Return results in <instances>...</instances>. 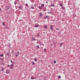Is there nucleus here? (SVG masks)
<instances>
[{
    "instance_id": "nucleus-44",
    "label": "nucleus",
    "mask_w": 80,
    "mask_h": 80,
    "mask_svg": "<svg viewBox=\"0 0 80 80\" xmlns=\"http://www.w3.org/2000/svg\"><path fill=\"white\" fill-rule=\"evenodd\" d=\"M19 0H16V1H19Z\"/></svg>"
},
{
    "instance_id": "nucleus-38",
    "label": "nucleus",
    "mask_w": 80,
    "mask_h": 80,
    "mask_svg": "<svg viewBox=\"0 0 80 80\" xmlns=\"http://www.w3.org/2000/svg\"><path fill=\"white\" fill-rule=\"evenodd\" d=\"M46 3H48V1H46Z\"/></svg>"
},
{
    "instance_id": "nucleus-27",
    "label": "nucleus",
    "mask_w": 80,
    "mask_h": 80,
    "mask_svg": "<svg viewBox=\"0 0 80 80\" xmlns=\"http://www.w3.org/2000/svg\"><path fill=\"white\" fill-rule=\"evenodd\" d=\"M18 54H16L15 55V57H18Z\"/></svg>"
},
{
    "instance_id": "nucleus-9",
    "label": "nucleus",
    "mask_w": 80,
    "mask_h": 80,
    "mask_svg": "<svg viewBox=\"0 0 80 80\" xmlns=\"http://www.w3.org/2000/svg\"><path fill=\"white\" fill-rule=\"evenodd\" d=\"M51 7H55V4H51L50 5Z\"/></svg>"
},
{
    "instance_id": "nucleus-12",
    "label": "nucleus",
    "mask_w": 80,
    "mask_h": 80,
    "mask_svg": "<svg viewBox=\"0 0 80 80\" xmlns=\"http://www.w3.org/2000/svg\"><path fill=\"white\" fill-rule=\"evenodd\" d=\"M18 53H17L16 54L17 55H19V51H17Z\"/></svg>"
},
{
    "instance_id": "nucleus-16",
    "label": "nucleus",
    "mask_w": 80,
    "mask_h": 80,
    "mask_svg": "<svg viewBox=\"0 0 80 80\" xmlns=\"http://www.w3.org/2000/svg\"><path fill=\"white\" fill-rule=\"evenodd\" d=\"M31 8L32 9H34V7H32V6H31Z\"/></svg>"
},
{
    "instance_id": "nucleus-43",
    "label": "nucleus",
    "mask_w": 80,
    "mask_h": 80,
    "mask_svg": "<svg viewBox=\"0 0 80 80\" xmlns=\"http://www.w3.org/2000/svg\"><path fill=\"white\" fill-rule=\"evenodd\" d=\"M11 62H12V61L11 60Z\"/></svg>"
},
{
    "instance_id": "nucleus-37",
    "label": "nucleus",
    "mask_w": 80,
    "mask_h": 80,
    "mask_svg": "<svg viewBox=\"0 0 80 80\" xmlns=\"http://www.w3.org/2000/svg\"><path fill=\"white\" fill-rule=\"evenodd\" d=\"M39 44H40V45H42V44H41V43H40V42H39Z\"/></svg>"
},
{
    "instance_id": "nucleus-11",
    "label": "nucleus",
    "mask_w": 80,
    "mask_h": 80,
    "mask_svg": "<svg viewBox=\"0 0 80 80\" xmlns=\"http://www.w3.org/2000/svg\"><path fill=\"white\" fill-rule=\"evenodd\" d=\"M44 27L45 28H47V26L45 25V26H44Z\"/></svg>"
},
{
    "instance_id": "nucleus-4",
    "label": "nucleus",
    "mask_w": 80,
    "mask_h": 80,
    "mask_svg": "<svg viewBox=\"0 0 80 80\" xmlns=\"http://www.w3.org/2000/svg\"><path fill=\"white\" fill-rule=\"evenodd\" d=\"M49 18V16H47L46 17H44V19H46L47 18Z\"/></svg>"
},
{
    "instance_id": "nucleus-23",
    "label": "nucleus",
    "mask_w": 80,
    "mask_h": 80,
    "mask_svg": "<svg viewBox=\"0 0 80 80\" xmlns=\"http://www.w3.org/2000/svg\"><path fill=\"white\" fill-rule=\"evenodd\" d=\"M34 7H36V6H37V4H34Z\"/></svg>"
},
{
    "instance_id": "nucleus-22",
    "label": "nucleus",
    "mask_w": 80,
    "mask_h": 80,
    "mask_svg": "<svg viewBox=\"0 0 80 80\" xmlns=\"http://www.w3.org/2000/svg\"><path fill=\"white\" fill-rule=\"evenodd\" d=\"M0 56L1 57H3V54H2L1 55H0Z\"/></svg>"
},
{
    "instance_id": "nucleus-42",
    "label": "nucleus",
    "mask_w": 80,
    "mask_h": 80,
    "mask_svg": "<svg viewBox=\"0 0 80 80\" xmlns=\"http://www.w3.org/2000/svg\"><path fill=\"white\" fill-rule=\"evenodd\" d=\"M20 21H22V19L20 20Z\"/></svg>"
},
{
    "instance_id": "nucleus-24",
    "label": "nucleus",
    "mask_w": 80,
    "mask_h": 80,
    "mask_svg": "<svg viewBox=\"0 0 80 80\" xmlns=\"http://www.w3.org/2000/svg\"><path fill=\"white\" fill-rule=\"evenodd\" d=\"M37 47L38 48H39V46H38V45H37Z\"/></svg>"
},
{
    "instance_id": "nucleus-33",
    "label": "nucleus",
    "mask_w": 80,
    "mask_h": 80,
    "mask_svg": "<svg viewBox=\"0 0 80 80\" xmlns=\"http://www.w3.org/2000/svg\"><path fill=\"white\" fill-rule=\"evenodd\" d=\"M10 68L11 69H13V67H10Z\"/></svg>"
},
{
    "instance_id": "nucleus-6",
    "label": "nucleus",
    "mask_w": 80,
    "mask_h": 80,
    "mask_svg": "<svg viewBox=\"0 0 80 80\" xmlns=\"http://www.w3.org/2000/svg\"><path fill=\"white\" fill-rule=\"evenodd\" d=\"M39 25H35V27H36V28H37L38 27H39Z\"/></svg>"
},
{
    "instance_id": "nucleus-31",
    "label": "nucleus",
    "mask_w": 80,
    "mask_h": 80,
    "mask_svg": "<svg viewBox=\"0 0 80 80\" xmlns=\"http://www.w3.org/2000/svg\"><path fill=\"white\" fill-rule=\"evenodd\" d=\"M10 66H11L12 67H13V64H12L10 65Z\"/></svg>"
},
{
    "instance_id": "nucleus-15",
    "label": "nucleus",
    "mask_w": 80,
    "mask_h": 80,
    "mask_svg": "<svg viewBox=\"0 0 80 80\" xmlns=\"http://www.w3.org/2000/svg\"><path fill=\"white\" fill-rule=\"evenodd\" d=\"M34 59H35L34 61H35V62H37V58H34Z\"/></svg>"
},
{
    "instance_id": "nucleus-7",
    "label": "nucleus",
    "mask_w": 80,
    "mask_h": 80,
    "mask_svg": "<svg viewBox=\"0 0 80 80\" xmlns=\"http://www.w3.org/2000/svg\"><path fill=\"white\" fill-rule=\"evenodd\" d=\"M32 41H35V40H36V39L35 38L32 37Z\"/></svg>"
},
{
    "instance_id": "nucleus-32",
    "label": "nucleus",
    "mask_w": 80,
    "mask_h": 80,
    "mask_svg": "<svg viewBox=\"0 0 80 80\" xmlns=\"http://www.w3.org/2000/svg\"><path fill=\"white\" fill-rule=\"evenodd\" d=\"M44 52H46V48H45L44 49Z\"/></svg>"
},
{
    "instance_id": "nucleus-34",
    "label": "nucleus",
    "mask_w": 80,
    "mask_h": 80,
    "mask_svg": "<svg viewBox=\"0 0 80 80\" xmlns=\"http://www.w3.org/2000/svg\"><path fill=\"white\" fill-rule=\"evenodd\" d=\"M2 11V8H0V12Z\"/></svg>"
},
{
    "instance_id": "nucleus-2",
    "label": "nucleus",
    "mask_w": 80,
    "mask_h": 80,
    "mask_svg": "<svg viewBox=\"0 0 80 80\" xmlns=\"http://www.w3.org/2000/svg\"><path fill=\"white\" fill-rule=\"evenodd\" d=\"M39 16L41 18H42V17H43V14H42V12H41L39 14Z\"/></svg>"
},
{
    "instance_id": "nucleus-29",
    "label": "nucleus",
    "mask_w": 80,
    "mask_h": 80,
    "mask_svg": "<svg viewBox=\"0 0 80 80\" xmlns=\"http://www.w3.org/2000/svg\"><path fill=\"white\" fill-rule=\"evenodd\" d=\"M48 13H52V12H48Z\"/></svg>"
},
{
    "instance_id": "nucleus-19",
    "label": "nucleus",
    "mask_w": 80,
    "mask_h": 80,
    "mask_svg": "<svg viewBox=\"0 0 80 80\" xmlns=\"http://www.w3.org/2000/svg\"><path fill=\"white\" fill-rule=\"evenodd\" d=\"M39 9H42V7H41L40 6H39Z\"/></svg>"
},
{
    "instance_id": "nucleus-40",
    "label": "nucleus",
    "mask_w": 80,
    "mask_h": 80,
    "mask_svg": "<svg viewBox=\"0 0 80 80\" xmlns=\"http://www.w3.org/2000/svg\"><path fill=\"white\" fill-rule=\"evenodd\" d=\"M1 71H2L3 72V69H2Z\"/></svg>"
},
{
    "instance_id": "nucleus-21",
    "label": "nucleus",
    "mask_w": 80,
    "mask_h": 80,
    "mask_svg": "<svg viewBox=\"0 0 80 80\" xmlns=\"http://www.w3.org/2000/svg\"><path fill=\"white\" fill-rule=\"evenodd\" d=\"M14 4L15 5H16V4H17V2H14Z\"/></svg>"
},
{
    "instance_id": "nucleus-25",
    "label": "nucleus",
    "mask_w": 80,
    "mask_h": 80,
    "mask_svg": "<svg viewBox=\"0 0 80 80\" xmlns=\"http://www.w3.org/2000/svg\"><path fill=\"white\" fill-rule=\"evenodd\" d=\"M32 65H34V64H35V62H32Z\"/></svg>"
},
{
    "instance_id": "nucleus-3",
    "label": "nucleus",
    "mask_w": 80,
    "mask_h": 80,
    "mask_svg": "<svg viewBox=\"0 0 80 80\" xmlns=\"http://www.w3.org/2000/svg\"><path fill=\"white\" fill-rule=\"evenodd\" d=\"M51 30L52 31L53 30V26L52 25H51L50 26Z\"/></svg>"
},
{
    "instance_id": "nucleus-8",
    "label": "nucleus",
    "mask_w": 80,
    "mask_h": 80,
    "mask_svg": "<svg viewBox=\"0 0 80 80\" xmlns=\"http://www.w3.org/2000/svg\"><path fill=\"white\" fill-rule=\"evenodd\" d=\"M62 43H63V42H62V43H60V47H62Z\"/></svg>"
},
{
    "instance_id": "nucleus-45",
    "label": "nucleus",
    "mask_w": 80,
    "mask_h": 80,
    "mask_svg": "<svg viewBox=\"0 0 80 80\" xmlns=\"http://www.w3.org/2000/svg\"><path fill=\"white\" fill-rule=\"evenodd\" d=\"M66 29H67V28H66Z\"/></svg>"
},
{
    "instance_id": "nucleus-14",
    "label": "nucleus",
    "mask_w": 80,
    "mask_h": 80,
    "mask_svg": "<svg viewBox=\"0 0 80 80\" xmlns=\"http://www.w3.org/2000/svg\"><path fill=\"white\" fill-rule=\"evenodd\" d=\"M59 5L61 7H62V6H63V4L62 3H60Z\"/></svg>"
},
{
    "instance_id": "nucleus-35",
    "label": "nucleus",
    "mask_w": 80,
    "mask_h": 80,
    "mask_svg": "<svg viewBox=\"0 0 80 80\" xmlns=\"http://www.w3.org/2000/svg\"><path fill=\"white\" fill-rule=\"evenodd\" d=\"M2 70H4V68H2Z\"/></svg>"
},
{
    "instance_id": "nucleus-36",
    "label": "nucleus",
    "mask_w": 80,
    "mask_h": 80,
    "mask_svg": "<svg viewBox=\"0 0 80 80\" xmlns=\"http://www.w3.org/2000/svg\"><path fill=\"white\" fill-rule=\"evenodd\" d=\"M57 30H59V29H58V28H57Z\"/></svg>"
},
{
    "instance_id": "nucleus-20",
    "label": "nucleus",
    "mask_w": 80,
    "mask_h": 80,
    "mask_svg": "<svg viewBox=\"0 0 80 80\" xmlns=\"http://www.w3.org/2000/svg\"><path fill=\"white\" fill-rule=\"evenodd\" d=\"M2 24L4 26H5V24H4V22H2Z\"/></svg>"
},
{
    "instance_id": "nucleus-17",
    "label": "nucleus",
    "mask_w": 80,
    "mask_h": 80,
    "mask_svg": "<svg viewBox=\"0 0 80 80\" xmlns=\"http://www.w3.org/2000/svg\"><path fill=\"white\" fill-rule=\"evenodd\" d=\"M62 8L63 9V10H65V8L64 7H62Z\"/></svg>"
},
{
    "instance_id": "nucleus-1",
    "label": "nucleus",
    "mask_w": 80,
    "mask_h": 80,
    "mask_svg": "<svg viewBox=\"0 0 80 80\" xmlns=\"http://www.w3.org/2000/svg\"><path fill=\"white\" fill-rule=\"evenodd\" d=\"M6 73H7V74H9V73H10V70L9 69H7L6 71Z\"/></svg>"
},
{
    "instance_id": "nucleus-39",
    "label": "nucleus",
    "mask_w": 80,
    "mask_h": 80,
    "mask_svg": "<svg viewBox=\"0 0 80 80\" xmlns=\"http://www.w3.org/2000/svg\"><path fill=\"white\" fill-rule=\"evenodd\" d=\"M9 66H10V65H8V67H9Z\"/></svg>"
},
{
    "instance_id": "nucleus-10",
    "label": "nucleus",
    "mask_w": 80,
    "mask_h": 80,
    "mask_svg": "<svg viewBox=\"0 0 80 80\" xmlns=\"http://www.w3.org/2000/svg\"><path fill=\"white\" fill-rule=\"evenodd\" d=\"M45 5L44 4H41V7H44Z\"/></svg>"
},
{
    "instance_id": "nucleus-30",
    "label": "nucleus",
    "mask_w": 80,
    "mask_h": 80,
    "mask_svg": "<svg viewBox=\"0 0 80 80\" xmlns=\"http://www.w3.org/2000/svg\"><path fill=\"white\" fill-rule=\"evenodd\" d=\"M34 78H31V79H32V80L34 79Z\"/></svg>"
},
{
    "instance_id": "nucleus-28",
    "label": "nucleus",
    "mask_w": 80,
    "mask_h": 80,
    "mask_svg": "<svg viewBox=\"0 0 80 80\" xmlns=\"http://www.w3.org/2000/svg\"><path fill=\"white\" fill-rule=\"evenodd\" d=\"M26 7H28V4L27 3L26 4Z\"/></svg>"
},
{
    "instance_id": "nucleus-5",
    "label": "nucleus",
    "mask_w": 80,
    "mask_h": 80,
    "mask_svg": "<svg viewBox=\"0 0 80 80\" xmlns=\"http://www.w3.org/2000/svg\"><path fill=\"white\" fill-rule=\"evenodd\" d=\"M19 8H20L21 10H22V6H18Z\"/></svg>"
},
{
    "instance_id": "nucleus-13",
    "label": "nucleus",
    "mask_w": 80,
    "mask_h": 80,
    "mask_svg": "<svg viewBox=\"0 0 80 80\" xmlns=\"http://www.w3.org/2000/svg\"><path fill=\"white\" fill-rule=\"evenodd\" d=\"M58 79H60V78H61V76H58Z\"/></svg>"
},
{
    "instance_id": "nucleus-26",
    "label": "nucleus",
    "mask_w": 80,
    "mask_h": 80,
    "mask_svg": "<svg viewBox=\"0 0 80 80\" xmlns=\"http://www.w3.org/2000/svg\"><path fill=\"white\" fill-rule=\"evenodd\" d=\"M54 63H57V61H54Z\"/></svg>"
},
{
    "instance_id": "nucleus-41",
    "label": "nucleus",
    "mask_w": 80,
    "mask_h": 80,
    "mask_svg": "<svg viewBox=\"0 0 80 80\" xmlns=\"http://www.w3.org/2000/svg\"><path fill=\"white\" fill-rule=\"evenodd\" d=\"M26 27H27V26H25V28H26Z\"/></svg>"
},
{
    "instance_id": "nucleus-18",
    "label": "nucleus",
    "mask_w": 80,
    "mask_h": 80,
    "mask_svg": "<svg viewBox=\"0 0 80 80\" xmlns=\"http://www.w3.org/2000/svg\"><path fill=\"white\" fill-rule=\"evenodd\" d=\"M38 37H39L40 36V34L37 33V34Z\"/></svg>"
}]
</instances>
